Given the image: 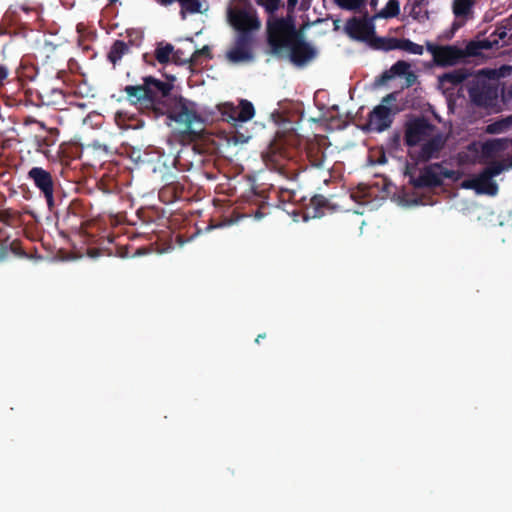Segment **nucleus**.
<instances>
[{"label":"nucleus","mask_w":512,"mask_h":512,"mask_svg":"<svg viewBox=\"0 0 512 512\" xmlns=\"http://www.w3.org/2000/svg\"><path fill=\"white\" fill-rule=\"evenodd\" d=\"M288 13L286 17H271L266 23L267 44L270 53L278 58L287 54V47L302 34L296 28L295 19Z\"/></svg>","instance_id":"nucleus-2"},{"label":"nucleus","mask_w":512,"mask_h":512,"mask_svg":"<svg viewBox=\"0 0 512 512\" xmlns=\"http://www.w3.org/2000/svg\"><path fill=\"white\" fill-rule=\"evenodd\" d=\"M512 126V116L495 121L487 126L486 131L490 134H499Z\"/></svg>","instance_id":"nucleus-28"},{"label":"nucleus","mask_w":512,"mask_h":512,"mask_svg":"<svg viewBox=\"0 0 512 512\" xmlns=\"http://www.w3.org/2000/svg\"><path fill=\"white\" fill-rule=\"evenodd\" d=\"M70 214L76 215V213L73 211L72 205L68 206L66 209V218L69 217Z\"/></svg>","instance_id":"nucleus-52"},{"label":"nucleus","mask_w":512,"mask_h":512,"mask_svg":"<svg viewBox=\"0 0 512 512\" xmlns=\"http://www.w3.org/2000/svg\"><path fill=\"white\" fill-rule=\"evenodd\" d=\"M445 146V139L441 134L432 136L425 141L417 152L410 153L412 159L416 162H428L431 159H438Z\"/></svg>","instance_id":"nucleus-12"},{"label":"nucleus","mask_w":512,"mask_h":512,"mask_svg":"<svg viewBox=\"0 0 512 512\" xmlns=\"http://www.w3.org/2000/svg\"><path fill=\"white\" fill-rule=\"evenodd\" d=\"M181 6V15L182 18H185V13L188 12L190 14L201 13L202 4L199 0H183L180 2Z\"/></svg>","instance_id":"nucleus-30"},{"label":"nucleus","mask_w":512,"mask_h":512,"mask_svg":"<svg viewBox=\"0 0 512 512\" xmlns=\"http://www.w3.org/2000/svg\"><path fill=\"white\" fill-rule=\"evenodd\" d=\"M382 78H383V79H390V78H391V75H389L387 72H385V73L382 75Z\"/></svg>","instance_id":"nucleus-55"},{"label":"nucleus","mask_w":512,"mask_h":512,"mask_svg":"<svg viewBox=\"0 0 512 512\" xmlns=\"http://www.w3.org/2000/svg\"><path fill=\"white\" fill-rule=\"evenodd\" d=\"M297 3H298V0H287V11H288V13H293L294 12Z\"/></svg>","instance_id":"nucleus-48"},{"label":"nucleus","mask_w":512,"mask_h":512,"mask_svg":"<svg viewBox=\"0 0 512 512\" xmlns=\"http://www.w3.org/2000/svg\"><path fill=\"white\" fill-rule=\"evenodd\" d=\"M345 31L352 39L371 43L375 36V25L373 19L352 17L347 21Z\"/></svg>","instance_id":"nucleus-11"},{"label":"nucleus","mask_w":512,"mask_h":512,"mask_svg":"<svg viewBox=\"0 0 512 512\" xmlns=\"http://www.w3.org/2000/svg\"><path fill=\"white\" fill-rule=\"evenodd\" d=\"M377 0H371V5H376Z\"/></svg>","instance_id":"nucleus-57"},{"label":"nucleus","mask_w":512,"mask_h":512,"mask_svg":"<svg viewBox=\"0 0 512 512\" xmlns=\"http://www.w3.org/2000/svg\"><path fill=\"white\" fill-rule=\"evenodd\" d=\"M128 51L129 47L124 41L116 40L110 48L108 60L115 65Z\"/></svg>","instance_id":"nucleus-26"},{"label":"nucleus","mask_w":512,"mask_h":512,"mask_svg":"<svg viewBox=\"0 0 512 512\" xmlns=\"http://www.w3.org/2000/svg\"><path fill=\"white\" fill-rule=\"evenodd\" d=\"M223 121H226L237 127L239 123H245L251 120L255 115L253 104L246 100L241 99L238 105L231 102H225L218 105Z\"/></svg>","instance_id":"nucleus-6"},{"label":"nucleus","mask_w":512,"mask_h":512,"mask_svg":"<svg viewBox=\"0 0 512 512\" xmlns=\"http://www.w3.org/2000/svg\"><path fill=\"white\" fill-rule=\"evenodd\" d=\"M391 123L390 108L387 106L378 105L369 114V130L382 132L389 128Z\"/></svg>","instance_id":"nucleus-14"},{"label":"nucleus","mask_w":512,"mask_h":512,"mask_svg":"<svg viewBox=\"0 0 512 512\" xmlns=\"http://www.w3.org/2000/svg\"><path fill=\"white\" fill-rule=\"evenodd\" d=\"M471 101L478 107H493L498 98L497 89L488 84H478L468 90Z\"/></svg>","instance_id":"nucleus-13"},{"label":"nucleus","mask_w":512,"mask_h":512,"mask_svg":"<svg viewBox=\"0 0 512 512\" xmlns=\"http://www.w3.org/2000/svg\"><path fill=\"white\" fill-rule=\"evenodd\" d=\"M169 80L164 82L148 76L143 79V84L127 85L124 92L131 103L149 110L155 118L166 115L182 126V140L196 141L203 132V119L197 104L182 96H172L175 77L171 76Z\"/></svg>","instance_id":"nucleus-1"},{"label":"nucleus","mask_w":512,"mask_h":512,"mask_svg":"<svg viewBox=\"0 0 512 512\" xmlns=\"http://www.w3.org/2000/svg\"><path fill=\"white\" fill-rule=\"evenodd\" d=\"M58 136L59 130L57 128L47 129L46 135H35L33 139L35 150L47 155L49 148L56 144Z\"/></svg>","instance_id":"nucleus-19"},{"label":"nucleus","mask_w":512,"mask_h":512,"mask_svg":"<svg viewBox=\"0 0 512 512\" xmlns=\"http://www.w3.org/2000/svg\"><path fill=\"white\" fill-rule=\"evenodd\" d=\"M476 0H453L452 11L456 18L467 19L473 12Z\"/></svg>","instance_id":"nucleus-24"},{"label":"nucleus","mask_w":512,"mask_h":512,"mask_svg":"<svg viewBox=\"0 0 512 512\" xmlns=\"http://www.w3.org/2000/svg\"><path fill=\"white\" fill-rule=\"evenodd\" d=\"M262 159L269 169L277 171L288 180H296L300 174L296 163L286 158L283 149L277 143H271L267 147L262 153Z\"/></svg>","instance_id":"nucleus-5"},{"label":"nucleus","mask_w":512,"mask_h":512,"mask_svg":"<svg viewBox=\"0 0 512 512\" xmlns=\"http://www.w3.org/2000/svg\"><path fill=\"white\" fill-rule=\"evenodd\" d=\"M335 206L323 195H314L310 199L307 214L313 218L322 217L328 211H334Z\"/></svg>","instance_id":"nucleus-18"},{"label":"nucleus","mask_w":512,"mask_h":512,"mask_svg":"<svg viewBox=\"0 0 512 512\" xmlns=\"http://www.w3.org/2000/svg\"><path fill=\"white\" fill-rule=\"evenodd\" d=\"M400 40L399 38L394 37H379L374 36L371 39V47L376 50H383V51H391L399 49L400 46Z\"/></svg>","instance_id":"nucleus-23"},{"label":"nucleus","mask_w":512,"mask_h":512,"mask_svg":"<svg viewBox=\"0 0 512 512\" xmlns=\"http://www.w3.org/2000/svg\"><path fill=\"white\" fill-rule=\"evenodd\" d=\"M116 1H117V0H110V3H114V2H116Z\"/></svg>","instance_id":"nucleus-59"},{"label":"nucleus","mask_w":512,"mask_h":512,"mask_svg":"<svg viewBox=\"0 0 512 512\" xmlns=\"http://www.w3.org/2000/svg\"><path fill=\"white\" fill-rule=\"evenodd\" d=\"M428 4V0H413V9L421 8Z\"/></svg>","instance_id":"nucleus-49"},{"label":"nucleus","mask_w":512,"mask_h":512,"mask_svg":"<svg viewBox=\"0 0 512 512\" xmlns=\"http://www.w3.org/2000/svg\"><path fill=\"white\" fill-rule=\"evenodd\" d=\"M504 169H505V166L502 162L494 161V162H491L488 166H486L482 172L485 175H488L491 178H493V177L499 175Z\"/></svg>","instance_id":"nucleus-35"},{"label":"nucleus","mask_w":512,"mask_h":512,"mask_svg":"<svg viewBox=\"0 0 512 512\" xmlns=\"http://www.w3.org/2000/svg\"><path fill=\"white\" fill-rule=\"evenodd\" d=\"M317 55L316 49L304 39V35H299L287 47L286 56L295 66L303 67L312 61Z\"/></svg>","instance_id":"nucleus-7"},{"label":"nucleus","mask_w":512,"mask_h":512,"mask_svg":"<svg viewBox=\"0 0 512 512\" xmlns=\"http://www.w3.org/2000/svg\"><path fill=\"white\" fill-rule=\"evenodd\" d=\"M256 2L264 7L268 14L273 15L278 10L281 0H256Z\"/></svg>","instance_id":"nucleus-37"},{"label":"nucleus","mask_w":512,"mask_h":512,"mask_svg":"<svg viewBox=\"0 0 512 512\" xmlns=\"http://www.w3.org/2000/svg\"><path fill=\"white\" fill-rule=\"evenodd\" d=\"M438 50L434 60L438 66H452L465 57L464 51L454 45L442 46Z\"/></svg>","instance_id":"nucleus-15"},{"label":"nucleus","mask_w":512,"mask_h":512,"mask_svg":"<svg viewBox=\"0 0 512 512\" xmlns=\"http://www.w3.org/2000/svg\"><path fill=\"white\" fill-rule=\"evenodd\" d=\"M205 56L207 58H212L210 47L205 45L201 49L195 50L191 54L192 64H196L200 57Z\"/></svg>","instance_id":"nucleus-39"},{"label":"nucleus","mask_w":512,"mask_h":512,"mask_svg":"<svg viewBox=\"0 0 512 512\" xmlns=\"http://www.w3.org/2000/svg\"><path fill=\"white\" fill-rule=\"evenodd\" d=\"M266 337V334L265 333H262V334H259L256 339H255V342L256 343H260V340L264 339Z\"/></svg>","instance_id":"nucleus-53"},{"label":"nucleus","mask_w":512,"mask_h":512,"mask_svg":"<svg viewBox=\"0 0 512 512\" xmlns=\"http://www.w3.org/2000/svg\"><path fill=\"white\" fill-rule=\"evenodd\" d=\"M185 187L177 181L166 183L159 191V198L165 203H172L183 197Z\"/></svg>","instance_id":"nucleus-21"},{"label":"nucleus","mask_w":512,"mask_h":512,"mask_svg":"<svg viewBox=\"0 0 512 512\" xmlns=\"http://www.w3.org/2000/svg\"><path fill=\"white\" fill-rule=\"evenodd\" d=\"M481 44H482L483 48H490L491 47L490 42L487 41V40L482 41Z\"/></svg>","instance_id":"nucleus-54"},{"label":"nucleus","mask_w":512,"mask_h":512,"mask_svg":"<svg viewBox=\"0 0 512 512\" xmlns=\"http://www.w3.org/2000/svg\"><path fill=\"white\" fill-rule=\"evenodd\" d=\"M51 96L53 97V99L49 100L47 102L48 105H59L61 102L64 101V93L62 92V90H59V89H53L51 91Z\"/></svg>","instance_id":"nucleus-40"},{"label":"nucleus","mask_w":512,"mask_h":512,"mask_svg":"<svg viewBox=\"0 0 512 512\" xmlns=\"http://www.w3.org/2000/svg\"><path fill=\"white\" fill-rule=\"evenodd\" d=\"M27 214L33 219L38 220L36 212L25 208L23 212L13 210L11 208H5L0 210V222L8 227H18L22 222V215Z\"/></svg>","instance_id":"nucleus-17"},{"label":"nucleus","mask_w":512,"mask_h":512,"mask_svg":"<svg viewBox=\"0 0 512 512\" xmlns=\"http://www.w3.org/2000/svg\"><path fill=\"white\" fill-rule=\"evenodd\" d=\"M9 254L8 243H0V262L4 261Z\"/></svg>","instance_id":"nucleus-42"},{"label":"nucleus","mask_w":512,"mask_h":512,"mask_svg":"<svg viewBox=\"0 0 512 512\" xmlns=\"http://www.w3.org/2000/svg\"><path fill=\"white\" fill-rule=\"evenodd\" d=\"M178 2H179V3H180V2H183V0H178Z\"/></svg>","instance_id":"nucleus-60"},{"label":"nucleus","mask_w":512,"mask_h":512,"mask_svg":"<svg viewBox=\"0 0 512 512\" xmlns=\"http://www.w3.org/2000/svg\"><path fill=\"white\" fill-rule=\"evenodd\" d=\"M399 50H403L414 55H422L424 51L423 46L406 38H402L400 40Z\"/></svg>","instance_id":"nucleus-33"},{"label":"nucleus","mask_w":512,"mask_h":512,"mask_svg":"<svg viewBox=\"0 0 512 512\" xmlns=\"http://www.w3.org/2000/svg\"><path fill=\"white\" fill-rule=\"evenodd\" d=\"M435 129L427 119L416 118L406 123L404 141L408 147H414L425 140Z\"/></svg>","instance_id":"nucleus-9"},{"label":"nucleus","mask_w":512,"mask_h":512,"mask_svg":"<svg viewBox=\"0 0 512 512\" xmlns=\"http://www.w3.org/2000/svg\"><path fill=\"white\" fill-rule=\"evenodd\" d=\"M442 46H438L432 43H427V50L432 54L433 60H435V55L438 53V49H440Z\"/></svg>","instance_id":"nucleus-45"},{"label":"nucleus","mask_w":512,"mask_h":512,"mask_svg":"<svg viewBox=\"0 0 512 512\" xmlns=\"http://www.w3.org/2000/svg\"><path fill=\"white\" fill-rule=\"evenodd\" d=\"M400 13V4L398 0H389L385 8L377 15L383 18H393Z\"/></svg>","instance_id":"nucleus-31"},{"label":"nucleus","mask_w":512,"mask_h":512,"mask_svg":"<svg viewBox=\"0 0 512 512\" xmlns=\"http://www.w3.org/2000/svg\"><path fill=\"white\" fill-rule=\"evenodd\" d=\"M335 3L342 9L345 10H357L359 9L366 0H334Z\"/></svg>","instance_id":"nucleus-36"},{"label":"nucleus","mask_w":512,"mask_h":512,"mask_svg":"<svg viewBox=\"0 0 512 512\" xmlns=\"http://www.w3.org/2000/svg\"><path fill=\"white\" fill-rule=\"evenodd\" d=\"M228 19L238 33H253V31L258 30L261 25L255 13L244 9H229Z\"/></svg>","instance_id":"nucleus-10"},{"label":"nucleus","mask_w":512,"mask_h":512,"mask_svg":"<svg viewBox=\"0 0 512 512\" xmlns=\"http://www.w3.org/2000/svg\"><path fill=\"white\" fill-rule=\"evenodd\" d=\"M22 10H24L25 12H28V11H29V9H28V8H26V7H24V6H22Z\"/></svg>","instance_id":"nucleus-58"},{"label":"nucleus","mask_w":512,"mask_h":512,"mask_svg":"<svg viewBox=\"0 0 512 512\" xmlns=\"http://www.w3.org/2000/svg\"><path fill=\"white\" fill-rule=\"evenodd\" d=\"M10 235L5 228H0V243H8Z\"/></svg>","instance_id":"nucleus-46"},{"label":"nucleus","mask_w":512,"mask_h":512,"mask_svg":"<svg viewBox=\"0 0 512 512\" xmlns=\"http://www.w3.org/2000/svg\"><path fill=\"white\" fill-rule=\"evenodd\" d=\"M294 197V193L289 191L288 189H281L280 191V198L285 201V200H292V198Z\"/></svg>","instance_id":"nucleus-44"},{"label":"nucleus","mask_w":512,"mask_h":512,"mask_svg":"<svg viewBox=\"0 0 512 512\" xmlns=\"http://www.w3.org/2000/svg\"><path fill=\"white\" fill-rule=\"evenodd\" d=\"M474 188L479 193H485L489 195H495L498 190L497 184L488 175L481 172L478 177L474 180Z\"/></svg>","instance_id":"nucleus-22"},{"label":"nucleus","mask_w":512,"mask_h":512,"mask_svg":"<svg viewBox=\"0 0 512 512\" xmlns=\"http://www.w3.org/2000/svg\"><path fill=\"white\" fill-rule=\"evenodd\" d=\"M8 248H9V251H12L17 256H20V257L26 256V253L23 250V248L21 247V243L19 240L12 241L10 243V245L8 246Z\"/></svg>","instance_id":"nucleus-41"},{"label":"nucleus","mask_w":512,"mask_h":512,"mask_svg":"<svg viewBox=\"0 0 512 512\" xmlns=\"http://www.w3.org/2000/svg\"><path fill=\"white\" fill-rule=\"evenodd\" d=\"M508 95H509V96H510V98L512 99V84H511V85H510V87H509Z\"/></svg>","instance_id":"nucleus-56"},{"label":"nucleus","mask_w":512,"mask_h":512,"mask_svg":"<svg viewBox=\"0 0 512 512\" xmlns=\"http://www.w3.org/2000/svg\"><path fill=\"white\" fill-rule=\"evenodd\" d=\"M466 78L467 73L463 69L453 70L438 77L439 87L444 91L452 90L455 86L461 84Z\"/></svg>","instance_id":"nucleus-20"},{"label":"nucleus","mask_w":512,"mask_h":512,"mask_svg":"<svg viewBox=\"0 0 512 512\" xmlns=\"http://www.w3.org/2000/svg\"><path fill=\"white\" fill-rule=\"evenodd\" d=\"M37 119L33 118V117H27L25 120H24V124L27 125V124H36L37 123Z\"/></svg>","instance_id":"nucleus-50"},{"label":"nucleus","mask_w":512,"mask_h":512,"mask_svg":"<svg viewBox=\"0 0 512 512\" xmlns=\"http://www.w3.org/2000/svg\"><path fill=\"white\" fill-rule=\"evenodd\" d=\"M198 154L194 147L184 146L176 154L173 164L181 171H189L193 168L195 161H199Z\"/></svg>","instance_id":"nucleus-16"},{"label":"nucleus","mask_w":512,"mask_h":512,"mask_svg":"<svg viewBox=\"0 0 512 512\" xmlns=\"http://www.w3.org/2000/svg\"><path fill=\"white\" fill-rule=\"evenodd\" d=\"M8 75L9 69L7 68V66L0 64V85H3Z\"/></svg>","instance_id":"nucleus-43"},{"label":"nucleus","mask_w":512,"mask_h":512,"mask_svg":"<svg viewBox=\"0 0 512 512\" xmlns=\"http://www.w3.org/2000/svg\"><path fill=\"white\" fill-rule=\"evenodd\" d=\"M173 51L174 47L172 44L162 45L160 43L155 49V58L160 64H166L171 60Z\"/></svg>","instance_id":"nucleus-27"},{"label":"nucleus","mask_w":512,"mask_h":512,"mask_svg":"<svg viewBox=\"0 0 512 512\" xmlns=\"http://www.w3.org/2000/svg\"><path fill=\"white\" fill-rule=\"evenodd\" d=\"M117 125L122 129L137 128L138 124L132 122L137 121L134 117H128L126 112L119 111L115 115Z\"/></svg>","instance_id":"nucleus-32"},{"label":"nucleus","mask_w":512,"mask_h":512,"mask_svg":"<svg viewBox=\"0 0 512 512\" xmlns=\"http://www.w3.org/2000/svg\"><path fill=\"white\" fill-rule=\"evenodd\" d=\"M502 149L499 140L487 141L482 145V154L486 157L495 156Z\"/></svg>","instance_id":"nucleus-34"},{"label":"nucleus","mask_w":512,"mask_h":512,"mask_svg":"<svg viewBox=\"0 0 512 512\" xmlns=\"http://www.w3.org/2000/svg\"><path fill=\"white\" fill-rule=\"evenodd\" d=\"M409 69H410L409 63H407L406 61H403V60H399L395 64L392 65V67L390 68V72L396 76H403V75L408 74L407 80L410 83L411 82L410 78L411 77L415 78V75L413 73H409Z\"/></svg>","instance_id":"nucleus-29"},{"label":"nucleus","mask_w":512,"mask_h":512,"mask_svg":"<svg viewBox=\"0 0 512 512\" xmlns=\"http://www.w3.org/2000/svg\"><path fill=\"white\" fill-rule=\"evenodd\" d=\"M307 157L312 167L323 169L325 168L326 153L320 146L314 144L307 150Z\"/></svg>","instance_id":"nucleus-25"},{"label":"nucleus","mask_w":512,"mask_h":512,"mask_svg":"<svg viewBox=\"0 0 512 512\" xmlns=\"http://www.w3.org/2000/svg\"><path fill=\"white\" fill-rule=\"evenodd\" d=\"M454 171L444 168L440 163L425 166L416 175V170H408L406 175L415 189L436 188L442 185L443 178H452Z\"/></svg>","instance_id":"nucleus-4"},{"label":"nucleus","mask_w":512,"mask_h":512,"mask_svg":"<svg viewBox=\"0 0 512 512\" xmlns=\"http://www.w3.org/2000/svg\"><path fill=\"white\" fill-rule=\"evenodd\" d=\"M400 140H401V135L399 132L394 133L393 136L391 137L392 145L395 147H398L400 145Z\"/></svg>","instance_id":"nucleus-47"},{"label":"nucleus","mask_w":512,"mask_h":512,"mask_svg":"<svg viewBox=\"0 0 512 512\" xmlns=\"http://www.w3.org/2000/svg\"><path fill=\"white\" fill-rule=\"evenodd\" d=\"M253 42V33H237L234 46L227 52L228 60L233 63L252 61L254 59L252 51Z\"/></svg>","instance_id":"nucleus-8"},{"label":"nucleus","mask_w":512,"mask_h":512,"mask_svg":"<svg viewBox=\"0 0 512 512\" xmlns=\"http://www.w3.org/2000/svg\"><path fill=\"white\" fill-rule=\"evenodd\" d=\"M27 179L33 183L44 198L48 211L54 214L56 225H58L59 213L56 211V197L61 188L58 177L43 167L34 166L28 171Z\"/></svg>","instance_id":"nucleus-3"},{"label":"nucleus","mask_w":512,"mask_h":512,"mask_svg":"<svg viewBox=\"0 0 512 512\" xmlns=\"http://www.w3.org/2000/svg\"><path fill=\"white\" fill-rule=\"evenodd\" d=\"M36 124L40 127V129H42L43 131H45V132L47 133V129H49V128L45 125V123H44V122H42V121H37V123H36Z\"/></svg>","instance_id":"nucleus-51"},{"label":"nucleus","mask_w":512,"mask_h":512,"mask_svg":"<svg viewBox=\"0 0 512 512\" xmlns=\"http://www.w3.org/2000/svg\"><path fill=\"white\" fill-rule=\"evenodd\" d=\"M171 60L177 65H185L187 63H192L191 55L187 56L182 49L174 50Z\"/></svg>","instance_id":"nucleus-38"}]
</instances>
